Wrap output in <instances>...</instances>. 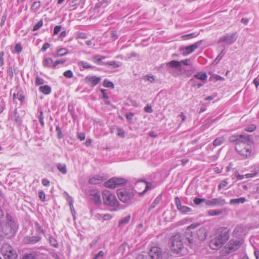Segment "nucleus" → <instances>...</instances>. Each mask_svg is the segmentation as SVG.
<instances>
[{
    "label": "nucleus",
    "instance_id": "1",
    "mask_svg": "<svg viewBox=\"0 0 259 259\" xmlns=\"http://www.w3.org/2000/svg\"><path fill=\"white\" fill-rule=\"evenodd\" d=\"M230 237L229 230L226 227L218 228L214 236L209 242V247L213 250H217L222 247L229 240Z\"/></svg>",
    "mask_w": 259,
    "mask_h": 259
},
{
    "label": "nucleus",
    "instance_id": "2",
    "mask_svg": "<svg viewBox=\"0 0 259 259\" xmlns=\"http://www.w3.org/2000/svg\"><path fill=\"white\" fill-rule=\"evenodd\" d=\"M253 142V139L251 138V141H243L241 144H238L235 146V149L237 152L243 157L244 158H246L250 157L252 154V148L250 144Z\"/></svg>",
    "mask_w": 259,
    "mask_h": 259
},
{
    "label": "nucleus",
    "instance_id": "3",
    "mask_svg": "<svg viewBox=\"0 0 259 259\" xmlns=\"http://www.w3.org/2000/svg\"><path fill=\"white\" fill-rule=\"evenodd\" d=\"M169 243L171 250L176 253H180L184 247L182 237L179 233L171 237Z\"/></svg>",
    "mask_w": 259,
    "mask_h": 259
},
{
    "label": "nucleus",
    "instance_id": "4",
    "mask_svg": "<svg viewBox=\"0 0 259 259\" xmlns=\"http://www.w3.org/2000/svg\"><path fill=\"white\" fill-rule=\"evenodd\" d=\"M103 203L110 207H118L119 203L116 196L108 190H104L102 193Z\"/></svg>",
    "mask_w": 259,
    "mask_h": 259
},
{
    "label": "nucleus",
    "instance_id": "5",
    "mask_svg": "<svg viewBox=\"0 0 259 259\" xmlns=\"http://www.w3.org/2000/svg\"><path fill=\"white\" fill-rule=\"evenodd\" d=\"M17 226L13 220L12 216L9 213L6 215V224L3 228V232L6 235H12L17 231Z\"/></svg>",
    "mask_w": 259,
    "mask_h": 259
},
{
    "label": "nucleus",
    "instance_id": "6",
    "mask_svg": "<svg viewBox=\"0 0 259 259\" xmlns=\"http://www.w3.org/2000/svg\"><path fill=\"white\" fill-rule=\"evenodd\" d=\"M1 252L6 259H17V253L13 247L8 243H4L1 248Z\"/></svg>",
    "mask_w": 259,
    "mask_h": 259
},
{
    "label": "nucleus",
    "instance_id": "7",
    "mask_svg": "<svg viewBox=\"0 0 259 259\" xmlns=\"http://www.w3.org/2000/svg\"><path fill=\"white\" fill-rule=\"evenodd\" d=\"M127 180L122 178L113 177L105 183L104 186L109 188L114 189L125 185Z\"/></svg>",
    "mask_w": 259,
    "mask_h": 259
},
{
    "label": "nucleus",
    "instance_id": "8",
    "mask_svg": "<svg viewBox=\"0 0 259 259\" xmlns=\"http://www.w3.org/2000/svg\"><path fill=\"white\" fill-rule=\"evenodd\" d=\"M182 64H183L185 65H190L191 61L189 59H186L181 61L172 60L167 63L163 64L162 66H164L166 70H167L169 72H170V68H178L181 66Z\"/></svg>",
    "mask_w": 259,
    "mask_h": 259
},
{
    "label": "nucleus",
    "instance_id": "9",
    "mask_svg": "<svg viewBox=\"0 0 259 259\" xmlns=\"http://www.w3.org/2000/svg\"><path fill=\"white\" fill-rule=\"evenodd\" d=\"M229 141L232 143H236V146L243 141H251V136L247 134L234 135L229 137Z\"/></svg>",
    "mask_w": 259,
    "mask_h": 259
},
{
    "label": "nucleus",
    "instance_id": "10",
    "mask_svg": "<svg viewBox=\"0 0 259 259\" xmlns=\"http://www.w3.org/2000/svg\"><path fill=\"white\" fill-rule=\"evenodd\" d=\"M237 38L236 33L226 34L223 35L219 40V42H225L227 45H231L235 42Z\"/></svg>",
    "mask_w": 259,
    "mask_h": 259
},
{
    "label": "nucleus",
    "instance_id": "11",
    "mask_svg": "<svg viewBox=\"0 0 259 259\" xmlns=\"http://www.w3.org/2000/svg\"><path fill=\"white\" fill-rule=\"evenodd\" d=\"M149 255L151 259H162L163 254L161 249L157 246L153 247L150 250Z\"/></svg>",
    "mask_w": 259,
    "mask_h": 259
},
{
    "label": "nucleus",
    "instance_id": "12",
    "mask_svg": "<svg viewBox=\"0 0 259 259\" xmlns=\"http://www.w3.org/2000/svg\"><path fill=\"white\" fill-rule=\"evenodd\" d=\"M226 203V200L222 197L213 198L206 201V204L209 206H223Z\"/></svg>",
    "mask_w": 259,
    "mask_h": 259
},
{
    "label": "nucleus",
    "instance_id": "13",
    "mask_svg": "<svg viewBox=\"0 0 259 259\" xmlns=\"http://www.w3.org/2000/svg\"><path fill=\"white\" fill-rule=\"evenodd\" d=\"M117 195L120 201L124 203H128L133 197L132 194L127 192L125 190L118 191Z\"/></svg>",
    "mask_w": 259,
    "mask_h": 259
},
{
    "label": "nucleus",
    "instance_id": "14",
    "mask_svg": "<svg viewBox=\"0 0 259 259\" xmlns=\"http://www.w3.org/2000/svg\"><path fill=\"white\" fill-rule=\"evenodd\" d=\"M242 244V240L240 239H231L228 244V248L230 251L238 249Z\"/></svg>",
    "mask_w": 259,
    "mask_h": 259
},
{
    "label": "nucleus",
    "instance_id": "15",
    "mask_svg": "<svg viewBox=\"0 0 259 259\" xmlns=\"http://www.w3.org/2000/svg\"><path fill=\"white\" fill-rule=\"evenodd\" d=\"M85 80L91 87H95L100 82L101 79L100 77L96 76H87L85 78Z\"/></svg>",
    "mask_w": 259,
    "mask_h": 259
},
{
    "label": "nucleus",
    "instance_id": "16",
    "mask_svg": "<svg viewBox=\"0 0 259 259\" xmlns=\"http://www.w3.org/2000/svg\"><path fill=\"white\" fill-rule=\"evenodd\" d=\"M41 239V237L38 235L34 236H27L24 238V242L25 244H34L39 242Z\"/></svg>",
    "mask_w": 259,
    "mask_h": 259
},
{
    "label": "nucleus",
    "instance_id": "17",
    "mask_svg": "<svg viewBox=\"0 0 259 259\" xmlns=\"http://www.w3.org/2000/svg\"><path fill=\"white\" fill-rule=\"evenodd\" d=\"M91 195L92 196V200L96 205H100L102 204V199L99 192L92 191Z\"/></svg>",
    "mask_w": 259,
    "mask_h": 259
},
{
    "label": "nucleus",
    "instance_id": "18",
    "mask_svg": "<svg viewBox=\"0 0 259 259\" xmlns=\"http://www.w3.org/2000/svg\"><path fill=\"white\" fill-rule=\"evenodd\" d=\"M202 41V40H200L194 44L187 47L185 49L186 51V53L188 55L193 53L201 45Z\"/></svg>",
    "mask_w": 259,
    "mask_h": 259
},
{
    "label": "nucleus",
    "instance_id": "19",
    "mask_svg": "<svg viewBox=\"0 0 259 259\" xmlns=\"http://www.w3.org/2000/svg\"><path fill=\"white\" fill-rule=\"evenodd\" d=\"M196 235L199 240L201 241L205 240L207 236L205 228L204 227L200 228L197 231Z\"/></svg>",
    "mask_w": 259,
    "mask_h": 259
},
{
    "label": "nucleus",
    "instance_id": "20",
    "mask_svg": "<svg viewBox=\"0 0 259 259\" xmlns=\"http://www.w3.org/2000/svg\"><path fill=\"white\" fill-rule=\"evenodd\" d=\"M207 77V75L205 72H199L194 75V77L191 79V81H194V78H197L202 81H204L206 80Z\"/></svg>",
    "mask_w": 259,
    "mask_h": 259
},
{
    "label": "nucleus",
    "instance_id": "21",
    "mask_svg": "<svg viewBox=\"0 0 259 259\" xmlns=\"http://www.w3.org/2000/svg\"><path fill=\"white\" fill-rule=\"evenodd\" d=\"M244 231V228L242 225H238L235 228L233 233L236 236L239 237L243 235Z\"/></svg>",
    "mask_w": 259,
    "mask_h": 259
},
{
    "label": "nucleus",
    "instance_id": "22",
    "mask_svg": "<svg viewBox=\"0 0 259 259\" xmlns=\"http://www.w3.org/2000/svg\"><path fill=\"white\" fill-rule=\"evenodd\" d=\"M103 180V177L98 176L91 178L89 180V183L91 184H98L102 182Z\"/></svg>",
    "mask_w": 259,
    "mask_h": 259
},
{
    "label": "nucleus",
    "instance_id": "23",
    "mask_svg": "<svg viewBox=\"0 0 259 259\" xmlns=\"http://www.w3.org/2000/svg\"><path fill=\"white\" fill-rule=\"evenodd\" d=\"M252 169L250 173L247 174L245 175L246 178L253 177L259 172V166H254L252 167Z\"/></svg>",
    "mask_w": 259,
    "mask_h": 259
},
{
    "label": "nucleus",
    "instance_id": "24",
    "mask_svg": "<svg viewBox=\"0 0 259 259\" xmlns=\"http://www.w3.org/2000/svg\"><path fill=\"white\" fill-rule=\"evenodd\" d=\"M56 167L59 171L63 175H65L67 172L66 165L65 164L57 163Z\"/></svg>",
    "mask_w": 259,
    "mask_h": 259
},
{
    "label": "nucleus",
    "instance_id": "25",
    "mask_svg": "<svg viewBox=\"0 0 259 259\" xmlns=\"http://www.w3.org/2000/svg\"><path fill=\"white\" fill-rule=\"evenodd\" d=\"M39 90L44 94L48 95L51 92V88L48 85H45L43 86H40L39 88Z\"/></svg>",
    "mask_w": 259,
    "mask_h": 259
},
{
    "label": "nucleus",
    "instance_id": "26",
    "mask_svg": "<svg viewBox=\"0 0 259 259\" xmlns=\"http://www.w3.org/2000/svg\"><path fill=\"white\" fill-rule=\"evenodd\" d=\"M225 212L224 210L214 209L209 210L208 211V214L210 216L219 215L222 214Z\"/></svg>",
    "mask_w": 259,
    "mask_h": 259
},
{
    "label": "nucleus",
    "instance_id": "27",
    "mask_svg": "<svg viewBox=\"0 0 259 259\" xmlns=\"http://www.w3.org/2000/svg\"><path fill=\"white\" fill-rule=\"evenodd\" d=\"M246 201V199L244 197H241L239 198L233 199L230 201V204H235L239 203H243Z\"/></svg>",
    "mask_w": 259,
    "mask_h": 259
},
{
    "label": "nucleus",
    "instance_id": "28",
    "mask_svg": "<svg viewBox=\"0 0 259 259\" xmlns=\"http://www.w3.org/2000/svg\"><path fill=\"white\" fill-rule=\"evenodd\" d=\"M53 63V61L51 58H46L43 61V65L45 67H50Z\"/></svg>",
    "mask_w": 259,
    "mask_h": 259
},
{
    "label": "nucleus",
    "instance_id": "29",
    "mask_svg": "<svg viewBox=\"0 0 259 259\" xmlns=\"http://www.w3.org/2000/svg\"><path fill=\"white\" fill-rule=\"evenodd\" d=\"M140 182H142L145 183L146 187L142 193H145L147 191L151 190L154 188L153 185L151 183L146 182L145 180H141Z\"/></svg>",
    "mask_w": 259,
    "mask_h": 259
},
{
    "label": "nucleus",
    "instance_id": "30",
    "mask_svg": "<svg viewBox=\"0 0 259 259\" xmlns=\"http://www.w3.org/2000/svg\"><path fill=\"white\" fill-rule=\"evenodd\" d=\"M225 141V139L223 137H221L215 139L213 142V145L214 146H219L222 144Z\"/></svg>",
    "mask_w": 259,
    "mask_h": 259
},
{
    "label": "nucleus",
    "instance_id": "31",
    "mask_svg": "<svg viewBox=\"0 0 259 259\" xmlns=\"http://www.w3.org/2000/svg\"><path fill=\"white\" fill-rule=\"evenodd\" d=\"M105 65H106L107 66H112V68H116L121 66V63L116 62L115 61H110V62L106 63V64H105Z\"/></svg>",
    "mask_w": 259,
    "mask_h": 259
},
{
    "label": "nucleus",
    "instance_id": "32",
    "mask_svg": "<svg viewBox=\"0 0 259 259\" xmlns=\"http://www.w3.org/2000/svg\"><path fill=\"white\" fill-rule=\"evenodd\" d=\"M179 211H180L182 213L186 214L191 211L192 209L189 207L186 206H181L180 208L178 209Z\"/></svg>",
    "mask_w": 259,
    "mask_h": 259
},
{
    "label": "nucleus",
    "instance_id": "33",
    "mask_svg": "<svg viewBox=\"0 0 259 259\" xmlns=\"http://www.w3.org/2000/svg\"><path fill=\"white\" fill-rule=\"evenodd\" d=\"M35 254L34 253L29 252L23 254L22 259H34Z\"/></svg>",
    "mask_w": 259,
    "mask_h": 259
},
{
    "label": "nucleus",
    "instance_id": "34",
    "mask_svg": "<svg viewBox=\"0 0 259 259\" xmlns=\"http://www.w3.org/2000/svg\"><path fill=\"white\" fill-rule=\"evenodd\" d=\"M131 219V216L130 215L124 217L121 219L119 222V226H121L122 225L127 224Z\"/></svg>",
    "mask_w": 259,
    "mask_h": 259
},
{
    "label": "nucleus",
    "instance_id": "35",
    "mask_svg": "<svg viewBox=\"0 0 259 259\" xmlns=\"http://www.w3.org/2000/svg\"><path fill=\"white\" fill-rule=\"evenodd\" d=\"M68 53L67 50L65 48H62L59 49L57 53V56H63Z\"/></svg>",
    "mask_w": 259,
    "mask_h": 259
},
{
    "label": "nucleus",
    "instance_id": "36",
    "mask_svg": "<svg viewBox=\"0 0 259 259\" xmlns=\"http://www.w3.org/2000/svg\"><path fill=\"white\" fill-rule=\"evenodd\" d=\"M161 200V196H158L152 202V204H151L150 209H153L154 208L160 201Z\"/></svg>",
    "mask_w": 259,
    "mask_h": 259
},
{
    "label": "nucleus",
    "instance_id": "37",
    "mask_svg": "<svg viewBox=\"0 0 259 259\" xmlns=\"http://www.w3.org/2000/svg\"><path fill=\"white\" fill-rule=\"evenodd\" d=\"M40 7V1L35 2L33 3L32 5L31 6V9L34 11L38 10Z\"/></svg>",
    "mask_w": 259,
    "mask_h": 259
},
{
    "label": "nucleus",
    "instance_id": "38",
    "mask_svg": "<svg viewBox=\"0 0 259 259\" xmlns=\"http://www.w3.org/2000/svg\"><path fill=\"white\" fill-rule=\"evenodd\" d=\"M103 85L104 87L107 88H110L111 89H113L114 88L113 83L108 80L107 79L104 80Z\"/></svg>",
    "mask_w": 259,
    "mask_h": 259
},
{
    "label": "nucleus",
    "instance_id": "39",
    "mask_svg": "<svg viewBox=\"0 0 259 259\" xmlns=\"http://www.w3.org/2000/svg\"><path fill=\"white\" fill-rule=\"evenodd\" d=\"M206 200L204 198H199L198 197H195L193 200L194 203L198 205L200 204L202 202H205L206 203Z\"/></svg>",
    "mask_w": 259,
    "mask_h": 259
},
{
    "label": "nucleus",
    "instance_id": "40",
    "mask_svg": "<svg viewBox=\"0 0 259 259\" xmlns=\"http://www.w3.org/2000/svg\"><path fill=\"white\" fill-rule=\"evenodd\" d=\"M78 64L79 65H81L83 68L85 69H89V68H94V67L89 64L87 62H84V61H80L78 63Z\"/></svg>",
    "mask_w": 259,
    "mask_h": 259
},
{
    "label": "nucleus",
    "instance_id": "41",
    "mask_svg": "<svg viewBox=\"0 0 259 259\" xmlns=\"http://www.w3.org/2000/svg\"><path fill=\"white\" fill-rule=\"evenodd\" d=\"M43 24V21L42 20H40L33 27V31H36L38 30Z\"/></svg>",
    "mask_w": 259,
    "mask_h": 259
},
{
    "label": "nucleus",
    "instance_id": "42",
    "mask_svg": "<svg viewBox=\"0 0 259 259\" xmlns=\"http://www.w3.org/2000/svg\"><path fill=\"white\" fill-rule=\"evenodd\" d=\"M225 54V52L224 51V50H223L217 56V57L215 58L214 63L218 64L219 61L221 60V59L223 58L224 55Z\"/></svg>",
    "mask_w": 259,
    "mask_h": 259
},
{
    "label": "nucleus",
    "instance_id": "43",
    "mask_svg": "<svg viewBox=\"0 0 259 259\" xmlns=\"http://www.w3.org/2000/svg\"><path fill=\"white\" fill-rule=\"evenodd\" d=\"M17 98L21 102H23L24 101L25 97L22 91H20L17 93Z\"/></svg>",
    "mask_w": 259,
    "mask_h": 259
},
{
    "label": "nucleus",
    "instance_id": "44",
    "mask_svg": "<svg viewBox=\"0 0 259 259\" xmlns=\"http://www.w3.org/2000/svg\"><path fill=\"white\" fill-rule=\"evenodd\" d=\"M256 128V126L252 124L245 127V131L248 132H252Z\"/></svg>",
    "mask_w": 259,
    "mask_h": 259
},
{
    "label": "nucleus",
    "instance_id": "45",
    "mask_svg": "<svg viewBox=\"0 0 259 259\" xmlns=\"http://www.w3.org/2000/svg\"><path fill=\"white\" fill-rule=\"evenodd\" d=\"M22 50V47L20 43H18L15 47V52L17 54H19Z\"/></svg>",
    "mask_w": 259,
    "mask_h": 259
},
{
    "label": "nucleus",
    "instance_id": "46",
    "mask_svg": "<svg viewBox=\"0 0 259 259\" xmlns=\"http://www.w3.org/2000/svg\"><path fill=\"white\" fill-rule=\"evenodd\" d=\"M35 83L36 85L42 84L44 83V80L39 76H37L35 79Z\"/></svg>",
    "mask_w": 259,
    "mask_h": 259
},
{
    "label": "nucleus",
    "instance_id": "47",
    "mask_svg": "<svg viewBox=\"0 0 259 259\" xmlns=\"http://www.w3.org/2000/svg\"><path fill=\"white\" fill-rule=\"evenodd\" d=\"M196 35L194 33L186 34L182 36V38L184 39H188L196 37Z\"/></svg>",
    "mask_w": 259,
    "mask_h": 259
},
{
    "label": "nucleus",
    "instance_id": "48",
    "mask_svg": "<svg viewBox=\"0 0 259 259\" xmlns=\"http://www.w3.org/2000/svg\"><path fill=\"white\" fill-rule=\"evenodd\" d=\"M63 75L67 78H71L73 77V73L70 70L65 71L63 73Z\"/></svg>",
    "mask_w": 259,
    "mask_h": 259
},
{
    "label": "nucleus",
    "instance_id": "49",
    "mask_svg": "<svg viewBox=\"0 0 259 259\" xmlns=\"http://www.w3.org/2000/svg\"><path fill=\"white\" fill-rule=\"evenodd\" d=\"M228 185V182L226 180L222 181L218 186V189L221 190L222 188L226 187Z\"/></svg>",
    "mask_w": 259,
    "mask_h": 259
},
{
    "label": "nucleus",
    "instance_id": "50",
    "mask_svg": "<svg viewBox=\"0 0 259 259\" xmlns=\"http://www.w3.org/2000/svg\"><path fill=\"white\" fill-rule=\"evenodd\" d=\"M50 242L52 246L56 247L58 246V243L57 242V241L54 237H50Z\"/></svg>",
    "mask_w": 259,
    "mask_h": 259
},
{
    "label": "nucleus",
    "instance_id": "51",
    "mask_svg": "<svg viewBox=\"0 0 259 259\" xmlns=\"http://www.w3.org/2000/svg\"><path fill=\"white\" fill-rule=\"evenodd\" d=\"M191 233H192V232L187 233V236H186V237H187L188 241L189 242V243L190 244H191L193 243V238L192 236L191 235Z\"/></svg>",
    "mask_w": 259,
    "mask_h": 259
},
{
    "label": "nucleus",
    "instance_id": "52",
    "mask_svg": "<svg viewBox=\"0 0 259 259\" xmlns=\"http://www.w3.org/2000/svg\"><path fill=\"white\" fill-rule=\"evenodd\" d=\"M56 131L57 132V136H58V138L59 139H61L63 138V135L62 134V132H61V128L60 127H59V125H57L56 126Z\"/></svg>",
    "mask_w": 259,
    "mask_h": 259
},
{
    "label": "nucleus",
    "instance_id": "53",
    "mask_svg": "<svg viewBox=\"0 0 259 259\" xmlns=\"http://www.w3.org/2000/svg\"><path fill=\"white\" fill-rule=\"evenodd\" d=\"M145 79L151 83L155 81V77L153 75H146L145 76Z\"/></svg>",
    "mask_w": 259,
    "mask_h": 259
},
{
    "label": "nucleus",
    "instance_id": "54",
    "mask_svg": "<svg viewBox=\"0 0 259 259\" xmlns=\"http://www.w3.org/2000/svg\"><path fill=\"white\" fill-rule=\"evenodd\" d=\"M93 61L97 64L98 65H105L106 63L102 62V60L99 58H97L95 59V57L93 59Z\"/></svg>",
    "mask_w": 259,
    "mask_h": 259
},
{
    "label": "nucleus",
    "instance_id": "55",
    "mask_svg": "<svg viewBox=\"0 0 259 259\" xmlns=\"http://www.w3.org/2000/svg\"><path fill=\"white\" fill-rule=\"evenodd\" d=\"M175 201L177 208L178 209L182 206L181 200L178 197H176L175 199Z\"/></svg>",
    "mask_w": 259,
    "mask_h": 259
},
{
    "label": "nucleus",
    "instance_id": "56",
    "mask_svg": "<svg viewBox=\"0 0 259 259\" xmlns=\"http://www.w3.org/2000/svg\"><path fill=\"white\" fill-rule=\"evenodd\" d=\"M144 111L147 113H152L153 112V110L152 107L149 105H146L144 107Z\"/></svg>",
    "mask_w": 259,
    "mask_h": 259
},
{
    "label": "nucleus",
    "instance_id": "57",
    "mask_svg": "<svg viewBox=\"0 0 259 259\" xmlns=\"http://www.w3.org/2000/svg\"><path fill=\"white\" fill-rule=\"evenodd\" d=\"M61 29V26H59V25L56 26L54 29L53 34L54 35L57 34L59 33V32L60 31Z\"/></svg>",
    "mask_w": 259,
    "mask_h": 259
},
{
    "label": "nucleus",
    "instance_id": "58",
    "mask_svg": "<svg viewBox=\"0 0 259 259\" xmlns=\"http://www.w3.org/2000/svg\"><path fill=\"white\" fill-rule=\"evenodd\" d=\"M87 38V35L84 33H78L76 35V38H82L85 39Z\"/></svg>",
    "mask_w": 259,
    "mask_h": 259
},
{
    "label": "nucleus",
    "instance_id": "59",
    "mask_svg": "<svg viewBox=\"0 0 259 259\" xmlns=\"http://www.w3.org/2000/svg\"><path fill=\"white\" fill-rule=\"evenodd\" d=\"M50 47V44H49L48 42L45 43L41 49V51L45 52L47 50V49H48Z\"/></svg>",
    "mask_w": 259,
    "mask_h": 259
},
{
    "label": "nucleus",
    "instance_id": "60",
    "mask_svg": "<svg viewBox=\"0 0 259 259\" xmlns=\"http://www.w3.org/2000/svg\"><path fill=\"white\" fill-rule=\"evenodd\" d=\"M38 196L39 199L42 201H44L45 200V194L43 191H40L38 193Z\"/></svg>",
    "mask_w": 259,
    "mask_h": 259
},
{
    "label": "nucleus",
    "instance_id": "61",
    "mask_svg": "<svg viewBox=\"0 0 259 259\" xmlns=\"http://www.w3.org/2000/svg\"><path fill=\"white\" fill-rule=\"evenodd\" d=\"M65 62V60H57L53 64L52 67L53 68H56V67L59 64H63Z\"/></svg>",
    "mask_w": 259,
    "mask_h": 259
},
{
    "label": "nucleus",
    "instance_id": "62",
    "mask_svg": "<svg viewBox=\"0 0 259 259\" xmlns=\"http://www.w3.org/2000/svg\"><path fill=\"white\" fill-rule=\"evenodd\" d=\"M104 254V253L103 251H100L99 253L94 257L93 259H98L99 257H103Z\"/></svg>",
    "mask_w": 259,
    "mask_h": 259
},
{
    "label": "nucleus",
    "instance_id": "63",
    "mask_svg": "<svg viewBox=\"0 0 259 259\" xmlns=\"http://www.w3.org/2000/svg\"><path fill=\"white\" fill-rule=\"evenodd\" d=\"M136 259H148V258L146 254H140L137 256Z\"/></svg>",
    "mask_w": 259,
    "mask_h": 259
},
{
    "label": "nucleus",
    "instance_id": "64",
    "mask_svg": "<svg viewBox=\"0 0 259 259\" xmlns=\"http://www.w3.org/2000/svg\"><path fill=\"white\" fill-rule=\"evenodd\" d=\"M253 82L255 84L256 88H257L259 85V75L254 79Z\"/></svg>",
    "mask_w": 259,
    "mask_h": 259
}]
</instances>
